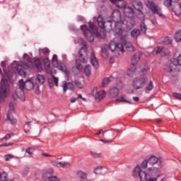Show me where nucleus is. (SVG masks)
I'll list each match as a JSON object with an SVG mask.
<instances>
[{"instance_id": "1", "label": "nucleus", "mask_w": 181, "mask_h": 181, "mask_svg": "<svg viewBox=\"0 0 181 181\" xmlns=\"http://www.w3.org/2000/svg\"><path fill=\"white\" fill-rule=\"evenodd\" d=\"M23 58L26 59L27 64H23L22 65L18 64H11V68L14 71H16L18 74L25 77L26 76V71L25 69H33L36 68L38 71H42L43 70V67L42 66V62L40 59H36L33 62H32V58L29 57L28 54H23Z\"/></svg>"}, {"instance_id": "2", "label": "nucleus", "mask_w": 181, "mask_h": 181, "mask_svg": "<svg viewBox=\"0 0 181 181\" xmlns=\"http://www.w3.org/2000/svg\"><path fill=\"white\" fill-rule=\"evenodd\" d=\"M89 28L91 30H88V27L86 25L81 26V29L83 30L84 37L88 42H94V35L99 39L105 37V34H101V33L98 32V28L93 23H89Z\"/></svg>"}, {"instance_id": "3", "label": "nucleus", "mask_w": 181, "mask_h": 181, "mask_svg": "<svg viewBox=\"0 0 181 181\" xmlns=\"http://www.w3.org/2000/svg\"><path fill=\"white\" fill-rule=\"evenodd\" d=\"M178 66H181V54L177 57V59L172 58L170 61V64H167L164 67V70L169 73L173 77H177L180 69Z\"/></svg>"}, {"instance_id": "4", "label": "nucleus", "mask_w": 181, "mask_h": 181, "mask_svg": "<svg viewBox=\"0 0 181 181\" xmlns=\"http://www.w3.org/2000/svg\"><path fill=\"white\" fill-rule=\"evenodd\" d=\"M8 83H13V76L12 74H8L7 78L1 79L0 86V103L5 101V98L8 97Z\"/></svg>"}, {"instance_id": "5", "label": "nucleus", "mask_w": 181, "mask_h": 181, "mask_svg": "<svg viewBox=\"0 0 181 181\" xmlns=\"http://www.w3.org/2000/svg\"><path fill=\"white\" fill-rule=\"evenodd\" d=\"M133 176L137 177L139 176L141 181H158L157 177L149 178V175L141 170V167L136 166L133 172Z\"/></svg>"}, {"instance_id": "6", "label": "nucleus", "mask_w": 181, "mask_h": 181, "mask_svg": "<svg viewBox=\"0 0 181 181\" xmlns=\"http://www.w3.org/2000/svg\"><path fill=\"white\" fill-rule=\"evenodd\" d=\"M148 76L145 75H142L140 76L136 77L133 80V87L134 90H141V88H144L148 83Z\"/></svg>"}, {"instance_id": "7", "label": "nucleus", "mask_w": 181, "mask_h": 181, "mask_svg": "<svg viewBox=\"0 0 181 181\" xmlns=\"http://www.w3.org/2000/svg\"><path fill=\"white\" fill-rule=\"evenodd\" d=\"M141 57H139V55L136 54L134 55L133 58L132 59V65L127 71L128 76H132V74L135 73V71L136 70V63H138Z\"/></svg>"}, {"instance_id": "8", "label": "nucleus", "mask_w": 181, "mask_h": 181, "mask_svg": "<svg viewBox=\"0 0 181 181\" xmlns=\"http://www.w3.org/2000/svg\"><path fill=\"white\" fill-rule=\"evenodd\" d=\"M109 49L111 50V52H115L117 50V52H122V53H124V45L120 43H115L114 41H111L109 44Z\"/></svg>"}, {"instance_id": "9", "label": "nucleus", "mask_w": 181, "mask_h": 181, "mask_svg": "<svg viewBox=\"0 0 181 181\" xmlns=\"http://www.w3.org/2000/svg\"><path fill=\"white\" fill-rule=\"evenodd\" d=\"M9 110L7 114V119L10 121L11 124H16V119L13 118V115H12V112H15V107H13V103H10L8 104Z\"/></svg>"}, {"instance_id": "10", "label": "nucleus", "mask_w": 181, "mask_h": 181, "mask_svg": "<svg viewBox=\"0 0 181 181\" xmlns=\"http://www.w3.org/2000/svg\"><path fill=\"white\" fill-rule=\"evenodd\" d=\"M146 5L147 8H148V9H150V11H151L153 13H157V14L159 13L158 6L155 4L153 1L148 0L146 3Z\"/></svg>"}, {"instance_id": "11", "label": "nucleus", "mask_w": 181, "mask_h": 181, "mask_svg": "<svg viewBox=\"0 0 181 181\" xmlns=\"http://www.w3.org/2000/svg\"><path fill=\"white\" fill-rule=\"evenodd\" d=\"M112 19L113 22H115V23H119V22H121V13L118 9L113 11L112 13Z\"/></svg>"}, {"instance_id": "12", "label": "nucleus", "mask_w": 181, "mask_h": 181, "mask_svg": "<svg viewBox=\"0 0 181 181\" xmlns=\"http://www.w3.org/2000/svg\"><path fill=\"white\" fill-rule=\"evenodd\" d=\"M35 86V78H32L31 79H28L25 82V90L30 91V90H33Z\"/></svg>"}, {"instance_id": "13", "label": "nucleus", "mask_w": 181, "mask_h": 181, "mask_svg": "<svg viewBox=\"0 0 181 181\" xmlns=\"http://www.w3.org/2000/svg\"><path fill=\"white\" fill-rule=\"evenodd\" d=\"M112 4H115L117 8H120V9H124L127 6V3L125 0H110Z\"/></svg>"}, {"instance_id": "14", "label": "nucleus", "mask_w": 181, "mask_h": 181, "mask_svg": "<svg viewBox=\"0 0 181 181\" xmlns=\"http://www.w3.org/2000/svg\"><path fill=\"white\" fill-rule=\"evenodd\" d=\"M174 5L172 7V11L177 15V16H180L181 15V3L179 4L177 2H173Z\"/></svg>"}, {"instance_id": "15", "label": "nucleus", "mask_w": 181, "mask_h": 181, "mask_svg": "<svg viewBox=\"0 0 181 181\" xmlns=\"http://www.w3.org/2000/svg\"><path fill=\"white\" fill-rule=\"evenodd\" d=\"M52 164L53 165V166H56L57 168H66V169H69V168H70V163H69L67 162L53 161L52 163Z\"/></svg>"}, {"instance_id": "16", "label": "nucleus", "mask_w": 181, "mask_h": 181, "mask_svg": "<svg viewBox=\"0 0 181 181\" xmlns=\"http://www.w3.org/2000/svg\"><path fill=\"white\" fill-rule=\"evenodd\" d=\"M132 5L136 11H141L144 9V5L141 0H132Z\"/></svg>"}, {"instance_id": "17", "label": "nucleus", "mask_w": 181, "mask_h": 181, "mask_svg": "<svg viewBox=\"0 0 181 181\" xmlns=\"http://www.w3.org/2000/svg\"><path fill=\"white\" fill-rule=\"evenodd\" d=\"M90 63L95 69H98L99 64L98 61L97 60V58L95 57V53L94 52H91L90 54Z\"/></svg>"}, {"instance_id": "18", "label": "nucleus", "mask_w": 181, "mask_h": 181, "mask_svg": "<svg viewBox=\"0 0 181 181\" xmlns=\"http://www.w3.org/2000/svg\"><path fill=\"white\" fill-rule=\"evenodd\" d=\"M62 88L64 93H66L67 90H74V84H73V83H67L66 81H64Z\"/></svg>"}, {"instance_id": "19", "label": "nucleus", "mask_w": 181, "mask_h": 181, "mask_svg": "<svg viewBox=\"0 0 181 181\" xmlns=\"http://www.w3.org/2000/svg\"><path fill=\"white\" fill-rule=\"evenodd\" d=\"M87 173H84L81 170H79L76 173V176L79 179H81L79 181H90L87 179Z\"/></svg>"}, {"instance_id": "20", "label": "nucleus", "mask_w": 181, "mask_h": 181, "mask_svg": "<svg viewBox=\"0 0 181 181\" xmlns=\"http://www.w3.org/2000/svg\"><path fill=\"white\" fill-rule=\"evenodd\" d=\"M124 12L126 15V16H128V18H132L134 16V8H131L130 6H125V8H123Z\"/></svg>"}, {"instance_id": "21", "label": "nucleus", "mask_w": 181, "mask_h": 181, "mask_svg": "<svg viewBox=\"0 0 181 181\" xmlns=\"http://www.w3.org/2000/svg\"><path fill=\"white\" fill-rule=\"evenodd\" d=\"M44 66L47 74H52V70H50V62H49L47 58L44 60Z\"/></svg>"}, {"instance_id": "22", "label": "nucleus", "mask_w": 181, "mask_h": 181, "mask_svg": "<svg viewBox=\"0 0 181 181\" xmlns=\"http://www.w3.org/2000/svg\"><path fill=\"white\" fill-rule=\"evenodd\" d=\"M105 95H106L105 91L100 90L96 92L95 95V98L98 101H100V100H103V98H105Z\"/></svg>"}, {"instance_id": "23", "label": "nucleus", "mask_w": 181, "mask_h": 181, "mask_svg": "<svg viewBox=\"0 0 181 181\" xmlns=\"http://www.w3.org/2000/svg\"><path fill=\"white\" fill-rule=\"evenodd\" d=\"M131 36L133 39H138L139 36H141V30L139 29H134L131 32Z\"/></svg>"}, {"instance_id": "24", "label": "nucleus", "mask_w": 181, "mask_h": 181, "mask_svg": "<svg viewBox=\"0 0 181 181\" xmlns=\"http://www.w3.org/2000/svg\"><path fill=\"white\" fill-rule=\"evenodd\" d=\"M159 54L161 57L163 56H170V52L168 49H165L163 47H159Z\"/></svg>"}, {"instance_id": "25", "label": "nucleus", "mask_w": 181, "mask_h": 181, "mask_svg": "<svg viewBox=\"0 0 181 181\" xmlns=\"http://www.w3.org/2000/svg\"><path fill=\"white\" fill-rule=\"evenodd\" d=\"M54 173V170L53 168H49L45 173L42 174L43 179H47V177H50L51 175Z\"/></svg>"}, {"instance_id": "26", "label": "nucleus", "mask_w": 181, "mask_h": 181, "mask_svg": "<svg viewBox=\"0 0 181 181\" xmlns=\"http://www.w3.org/2000/svg\"><path fill=\"white\" fill-rule=\"evenodd\" d=\"M97 22L99 28L100 29H104L105 28V23H104V20L103 19V16H99L97 18Z\"/></svg>"}, {"instance_id": "27", "label": "nucleus", "mask_w": 181, "mask_h": 181, "mask_svg": "<svg viewBox=\"0 0 181 181\" xmlns=\"http://www.w3.org/2000/svg\"><path fill=\"white\" fill-rule=\"evenodd\" d=\"M153 90V82L150 81L149 83L146 86L145 93L147 94Z\"/></svg>"}, {"instance_id": "28", "label": "nucleus", "mask_w": 181, "mask_h": 181, "mask_svg": "<svg viewBox=\"0 0 181 181\" xmlns=\"http://www.w3.org/2000/svg\"><path fill=\"white\" fill-rule=\"evenodd\" d=\"M110 94L111 97L115 98L117 97L119 94V90L117 88H113L110 90Z\"/></svg>"}, {"instance_id": "29", "label": "nucleus", "mask_w": 181, "mask_h": 181, "mask_svg": "<svg viewBox=\"0 0 181 181\" xmlns=\"http://www.w3.org/2000/svg\"><path fill=\"white\" fill-rule=\"evenodd\" d=\"M39 53L40 54V56H42V54L43 56H49V53H50V50H49V48H44V49H39Z\"/></svg>"}, {"instance_id": "30", "label": "nucleus", "mask_w": 181, "mask_h": 181, "mask_svg": "<svg viewBox=\"0 0 181 181\" xmlns=\"http://www.w3.org/2000/svg\"><path fill=\"white\" fill-rule=\"evenodd\" d=\"M83 50H86L84 49V47H81V49L78 52V56L79 57H81V59L79 60H78V62H81V63H87V62L86 61V59L84 57H83Z\"/></svg>"}, {"instance_id": "31", "label": "nucleus", "mask_w": 181, "mask_h": 181, "mask_svg": "<svg viewBox=\"0 0 181 181\" xmlns=\"http://www.w3.org/2000/svg\"><path fill=\"white\" fill-rule=\"evenodd\" d=\"M84 73L86 77H90L91 76V66L86 65L84 68Z\"/></svg>"}, {"instance_id": "32", "label": "nucleus", "mask_w": 181, "mask_h": 181, "mask_svg": "<svg viewBox=\"0 0 181 181\" xmlns=\"http://www.w3.org/2000/svg\"><path fill=\"white\" fill-rule=\"evenodd\" d=\"M148 165H156V163H158V158L156 156H151L148 160Z\"/></svg>"}, {"instance_id": "33", "label": "nucleus", "mask_w": 181, "mask_h": 181, "mask_svg": "<svg viewBox=\"0 0 181 181\" xmlns=\"http://www.w3.org/2000/svg\"><path fill=\"white\" fill-rule=\"evenodd\" d=\"M18 87L21 91V94L23 95V90H25V82L23 81V79L19 81Z\"/></svg>"}, {"instance_id": "34", "label": "nucleus", "mask_w": 181, "mask_h": 181, "mask_svg": "<svg viewBox=\"0 0 181 181\" xmlns=\"http://www.w3.org/2000/svg\"><path fill=\"white\" fill-rule=\"evenodd\" d=\"M112 80H114V77L112 76H110L108 78H105L103 81V84H102L103 87H105V86H107V84L112 81Z\"/></svg>"}, {"instance_id": "35", "label": "nucleus", "mask_w": 181, "mask_h": 181, "mask_svg": "<svg viewBox=\"0 0 181 181\" xmlns=\"http://www.w3.org/2000/svg\"><path fill=\"white\" fill-rule=\"evenodd\" d=\"M52 63L54 67H59V62H57V55L54 54L52 59Z\"/></svg>"}, {"instance_id": "36", "label": "nucleus", "mask_w": 181, "mask_h": 181, "mask_svg": "<svg viewBox=\"0 0 181 181\" xmlns=\"http://www.w3.org/2000/svg\"><path fill=\"white\" fill-rule=\"evenodd\" d=\"M172 38L169 37H165L163 40L161 41V43L163 45H172Z\"/></svg>"}, {"instance_id": "37", "label": "nucleus", "mask_w": 181, "mask_h": 181, "mask_svg": "<svg viewBox=\"0 0 181 181\" xmlns=\"http://www.w3.org/2000/svg\"><path fill=\"white\" fill-rule=\"evenodd\" d=\"M117 101H118L119 103H127V104H132L131 100H127V99H125L124 96L119 97V98L117 99Z\"/></svg>"}, {"instance_id": "38", "label": "nucleus", "mask_w": 181, "mask_h": 181, "mask_svg": "<svg viewBox=\"0 0 181 181\" xmlns=\"http://www.w3.org/2000/svg\"><path fill=\"white\" fill-rule=\"evenodd\" d=\"M126 49L128 52H135L136 49L135 47L133 46L132 44L128 43L126 45Z\"/></svg>"}, {"instance_id": "39", "label": "nucleus", "mask_w": 181, "mask_h": 181, "mask_svg": "<svg viewBox=\"0 0 181 181\" xmlns=\"http://www.w3.org/2000/svg\"><path fill=\"white\" fill-rule=\"evenodd\" d=\"M175 40L177 42H181V30H178L175 34Z\"/></svg>"}, {"instance_id": "40", "label": "nucleus", "mask_w": 181, "mask_h": 181, "mask_svg": "<svg viewBox=\"0 0 181 181\" xmlns=\"http://www.w3.org/2000/svg\"><path fill=\"white\" fill-rule=\"evenodd\" d=\"M8 180V174L6 173H0V181H6Z\"/></svg>"}, {"instance_id": "41", "label": "nucleus", "mask_w": 181, "mask_h": 181, "mask_svg": "<svg viewBox=\"0 0 181 181\" xmlns=\"http://www.w3.org/2000/svg\"><path fill=\"white\" fill-rule=\"evenodd\" d=\"M140 28H141V32H143V33H146L147 28L145 23L141 22L140 23Z\"/></svg>"}, {"instance_id": "42", "label": "nucleus", "mask_w": 181, "mask_h": 181, "mask_svg": "<svg viewBox=\"0 0 181 181\" xmlns=\"http://www.w3.org/2000/svg\"><path fill=\"white\" fill-rule=\"evenodd\" d=\"M37 78L40 84H43L45 83V76L43 75L38 74Z\"/></svg>"}, {"instance_id": "43", "label": "nucleus", "mask_w": 181, "mask_h": 181, "mask_svg": "<svg viewBox=\"0 0 181 181\" xmlns=\"http://www.w3.org/2000/svg\"><path fill=\"white\" fill-rule=\"evenodd\" d=\"M59 67L60 69V70L62 71H63L64 73H65V74H69V70H67V66H66V65L62 64V65H59Z\"/></svg>"}, {"instance_id": "44", "label": "nucleus", "mask_w": 181, "mask_h": 181, "mask_svg": "<svg viewBox=\"0 0 181 181\" xmlns=\"http://www.w3.org/2000/svg\"><path fill=\"white\" fill-rule=\"evenodd\" d=\"M76 67L77 70H78L79 71H81V70H83V65L80 64V62H78V59L76 60Z\"/></svg>"}, {"instance_id": "45", "label": "nucleus", "mask_w": 181, "mask_h": 181, "mask_svg": "<svg viewBox=\"0 0 181 181\" xmlns=\"http://www.w3.org/2000/svg\"><path fill=\"white\" fill-rule=\"evenodd\" d=\"M137 17L139 18V19H140V21H145V14L142 13V11H139Z\"/></svg>"}, {"instance_id": "46", "label": "nucleus", "mask_w": 181, "mask_h": 181, "mask_svg": "<svg viewBox=\"0 0 181 181\" xmlns=\"http://www.w3.org/2000/svg\"><path fill=\"white\" fill-rule=\"evenodd\" d=\"M102 56L107 59L108 57V51L107 50V48H102Z\"/></svg>"}, {"instance_id": "47", "label": "nucleus", "mask_w": 181, "mask_h": 181, "mask_svg": "<svg viewBox=\"0 0 181 181\" xmlns=\"http://www.w3.org/2000/svg\"><path fill=\"white\" fill-rule=\"evenodd\" d=\"M173 2V0H165L164 5L165 6H167V8H170V6H172Z\"/></svg>"}, {"instance_id": "48", "label": "nucleus", "mask_w": 181, "mask_h": 181, "mask_svg": "<svg viewBox=\"0 0 181 181\" xmlns=\"http://www.w3.org/2000/svg\"><path fill=\"white\" fill-rule=\"evenodd\" d=\"M45 180H49V181H60V179H59L56 176H50V177H47V178L45 179Z\"/></svg>"}, {"instance_id": "49", "label": "nucleus", "mask_w": 181, "mask_h": 181, "mask_svg": "<svg viewBox=\"0 0 181 181\" xmlns=\"http://www.w3.org/2000/svg\"><path fill=\"white\" fill-rule=\"evenodd\" d=\"M74 84L78 88H83V84L81 82L78 81V80H76L74 81Z\"/></svg>"}, {"instance_id": "50", "label": "nucleus", "mask_w": 181, "mask_h": 181, "mask_svg": "<svg viewBox=\"0 0 181 181\" xmlns=\"http://www.w3.org/2000/svg\"><path fill=\"white\" fill-rule=\"evenodd\" d=\"M102 170H103V167L98 166L96 168H95L94 173H95V175H100V173H101Z\"/></svg>"}, {"instance_id": "51", "label": "nucleus", "mask_w": 181, "mask_h": 181, "mask_svg": "<svg viewBox=\"0 0 181 181\" xmlns=\"http://www.w3.org/2000/svg\"><path fill=\"white\" fill-rule=\"evenodd\" d=\"M12 136H13V133L7 134L2 139V141H5V139H11V138H12Z\"/></svg>"}, {"instance_id": "52", "label": "nucleus", "mask_w": 181, "mask_h": 181, "mask_svg": "<svg viewBox=\"0 0 181 181\" xmlns=\"http://www.w3.org/2000/svg\"><path fill=\"white\" fill-rule=\"evenodd\" d=\"M159 166L160 168H163L165 166V160L161 157L159 158Z\"/></svg>"}, {"instance_id": "53", "label": "nucleus", "mask_w": 181, "mask_h": 181, "mask_svg": "<svg viewBox=\"0 0 181 181\" xmlns=\"http://www.w3.org/2000/svg\"><path fill=\"white\" fill-rule=\"evenodd\" d=\"M33 151H35L33 148H28L25 150V152L26 153H28V155H33Z\"/></svg>"}, {"instance_id": "54", "label": "nucleus", "mask_w": 181, "mask_h": 181, "mask_svg": "<svg viewBox=\"0 0 181 181\" xmlns=\"http://www.w3.org/2000/svg\"><path fill=\"white\" fill-rule=\"evenodd\" d=\"M91 156L95 158H101V153L92 152Z\"/></svg>"}, {"instance_id": "55", "label": "nucleus", "mask_w": 181, "mask_h": 181, "mask_svg": "<svg viewBox=\"0 0 181 181\" xmlns=\"http://www.w3.org/2000/svg\"><path fill=\"white\" fill-rule=\"evenodd\" d=\"M12 145H13V143L12 142H8V143H5V144H1L0 145V148H2V147H6V146H12Z\"/></svg>"}, {"instance_id": "56", "label": "nucleus", "mask_w": 181, "mask_h": 181, "mask_svg": "<svg viewBox=\"0 0 181 181\" xmlns=\"http://www.w3.org/2000/svg\"><path fill=\"white\" fill-rule=\"evenodd\" d=\"M52 78L56 87H59V78L55 77L54 76H52Z\"/></svg>"}, {"instance_id": "57", "label": "nucleus", "mask_w": 181, "mask_h": 181, "mask_svg": "<svg viewBox=\"0 0 181 181\" xmlns=\"http://www.w3.org/2000/svg\"><path fill=\"white\" fill-rule=\"evenodd\" d=\"M123 30L121 28L115 29V33L119 36H122Z\"/></svg>"}, {"instance_id": "58", "label": "nucleus", "mask_w": 181, "mask_h": 181, "mask_svg": "<svg viewBox=\"0 0 181 181\" xmlns=\"http://www.w3.org/2000/svg\"><path fill=\"white\" fill-rule=\"evenodd\" d=\"M148 165L149 164L147 160H144L141 163V166L144 168V169H146V168H148Z\"/></svg>"}, {"instance_id": "59", "label": "nucleus", "mask_w": 181, "mask_h": 181, "mask_svg": "<svg viewBox=\"0 0 181 181\" xmlns=\"http://www.w3.org/2000/svg\"><path fill=\"white\" fill-rule=\"evenodd\" d=\"M42 156H45L46 158H49H49H56V156H52V155H50L49 153H42Z\"/></svg>"}, {"instance_id": "60", "label": "nucleus", "mask_w": 181, "mask_h": 181, "mask_svg": "<svg viewBox=\"0 0 181 181\" xmlns=\"http://www.w3.org/2000/svg\"><path fill=\"white\" fill-rule=\"evenodd\" d=\"M153 54H159V47H157L153 49Z\"/></svg>"}, {"instance_id": "61", "label": "nucleus", "mask_w": 181, "mask_h": 181, "mask_svg": "<svg viewBox=\"0 0 181 181\" xmlns=\"http://www.w3.org/2000/svg\"><path fill=\"white\" fill-rule=\"evenodd\" d=\"M136 24V22L135 21V19L134 18H132L130 20V25H132V26H135Z\"/></svg>"}, {"instance_id": "62", "label": "nucleus", "mask_w": 181, "mask_h": 181, "mask_svg": "<svg viewBox=\"0 0 181 181\" xmlns=\"http://www.w3.org/2000/svg\"><path fill=\"white\" fill-rule=\"evenodd\" d=\"M173 95L177 100H181V93H174Z\"/></svg>"}, {"instance_id": "63", "label": "nucleus", "mask_w": 181, "mask_h": 181, "mask_svg": "<svg viewBox=\"0 0 181 181\" xmlns=\"http://www.w3.org/2000/svg\"><path fill=\"white\" fill-rule=\"evenodd\" d=\"M13 157H12V156L11 155H6L5 156V160H6V161H8V160H9V159H11V158H12Z\"/></svg>"}, {"instance_id": "64", "label": "nucleus", "mask_w": 181, "mask_h": 181, "mask_svg": "<svg viewBox=\"0 0 181 181\" xmlns=\"http://www.w3.org/2000/svg\"><path fill=\"white\" fill-rule=\"evenodd\" d=\"M133 100L135 103H138L139 101V97H133Z\"/></svg>"}]
</instances>
